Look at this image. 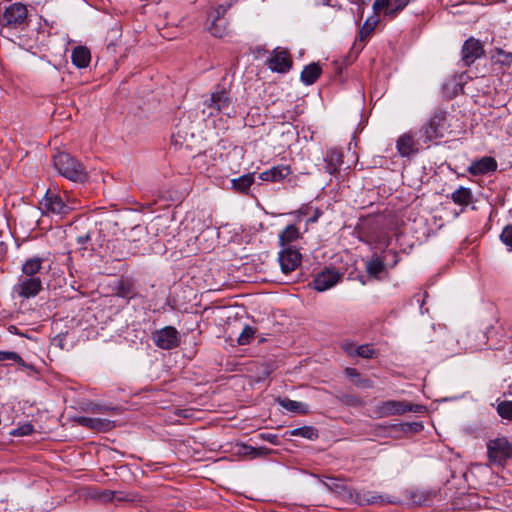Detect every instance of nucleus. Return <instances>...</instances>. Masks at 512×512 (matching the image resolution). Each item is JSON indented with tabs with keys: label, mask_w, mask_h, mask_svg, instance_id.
Segmentation results:
<instances>
[{
	"label": "nucleus",
	"mask_w": 512,
	"mask_h": 512,
	"mask_svg": "<svg viewBox=\"0 0 512 512\" xmlns=\"http://www.w3.org/2000/svg\"><path fill=\"white\" fill-rule=\"evenodd\" d=\"M202 114L205 118H210L223 114L229 118L236 115L229 89L217 85L213 88L209 98L203 101Z\"/></svg>",
	"instance_id": "1"
},
{
	"label": "nucleus",
	"mask_w": 512,
	"mask_h": 512,
	"mask_svg": "<svg viewBox=\"0 0 512 512\" xmlns=\"http://www.w3.org/2000/svg\"><path fill=\"white\" fill-rule=\"evenodd\" d=\"M53 165L58 173L66 179L83 183L88 179L84 165L66 152H58L53 156Z\"/></svg>",
	"instance_id": "2"
},
{
	"label": "nucleus",
	"mask_w": 512,
	"mask_h": 512,
	"mask_svg": "<svg viewBox=\"0 0 512 512\" xmlns=\"http://www.w3.org/2000/svg\"><path fill=\"white\" fill-rule=\"evenodd\" d=\"M28 10L22 3L9 5L0 18L1 34L6 36L12 29H22L26 23Z\"/></svg>",
	"instance_id": "3"
},
{
	"label": "nucleus",
	"mask_w": 512,
	"mask_h": 512,
	"mask_svg": "<svg viewBox=\"0 0 512 512\" xmlns=\"http://www.w3.org/2000/svg\"><path fill=\"white\" fill-rule=\"evenodd\" d=\"M425 411L426 407L423 405L399 400L381 401L374 407V413L377 418L403 415L407 412L424 413Z\"/></svg>",
	"instance_id": "4"
},
{
	"label": "nucleus",
	"mask_w": 512,
	"mask_h": 512,
	"mask_svg": "<svg viewBox=\"0 0 512 512\" xmlns=\"http://www.w3.org/2000/svg\"><path fill=\"white\" fill-rule=\"evenodd\" d=\"M40 204L46 212L62 217L76 209L77 201L67 195L64 199L60 194L48 190Z\"/></svg>",
	"instance_id": "5"
},
{
	"label": "nucleus",
	"mask_w": 512,
	"mask_h": 512,
	"mask_svg": "<svg viewBox=\"0 0 512 512\" xmlns=\"http://www.w3.org/2000/svg\"><path fill=\"white\" fill-rule=\"evenodd\" d=\"M487 456L493 464L504 466L512 456V442L507 437H498L487 443Z\"/></svg>",
	"instance_id": "6"
},
{
	"label": "nucleus",
	"mask_w": 512,
	"mask_h": 512,
	"mask_svg": "<svg viewBox=\"0 0 512 512\" xmlns=\"http://www.w3.org/2000/svg\"><path fill=\"white\" fill-rule=\"evenodd\" d=\"M447 115L443 111H436L429 121L422 127V133L427 141L443 138L448 132Z\"/></svg>",
	"instance_id": "7"
},
{
	"label": "nucleus",
	"mask_w": 512,
	"mask_h": 512,
	"mask_svg": "<svg viewBox=\"0 0 512 512\" xmlns=\"http://www.w3.org/2000/svg\"><path fill=\"white\" fill-rule=\"evenodd\" d=\"M43 289L41 278H31L20 275L16 284L12 287L13 294L22 299L36 297Z\"/></svg>",
	"instance_id": "8"
},
{
	"label": "nucleus",
	"mask_w": 512,
	"mask_h": 512,
	"mask_svg": "<svg viewBox=\"0 0 512 512\" xmlns=\"http://www.w3.org/2000/svg\"><path fill=\"white\" fill-rule=\"evenodd\" d=\"M487 342V332L476 327L469 328L458 340V343L469 352L483 349Z\"/></svg>",
	"instance_id": "9"
},
{
	"label": "nucleus",
	"mask_w": 512,
	"mask_h": 512,
	"mask_svg": "<svg viewBox=\"0 0 512 512\" xmlns=\"http://www.w3.org/2000/svg\"><path fill=\"white\" fill-rule=\"evenodd\" d=\"M484 55L485 50L481 41L474 37H469L464 41L461 48V65L462 67H470Z\"/></svg>",
	"instance_id": "10"
},
{
	"label": "nucleus",
	"mask_w": 512,
	"mask_h": 512,
	"mask_svg": "<svg viewBox=\"0 0 512 512\" xmlns=\"http://www.w3.org/2000/svg\"><path fill=\"white\" fill-rule=\"evenodd\" d=\"M155 345L164 350H170L180 345V334L173 326H165L153 333Z\"/></svg>",
	"instance_id": "11"
},
{
	"label": "nucleus",
	"mask_w": 512,
	"mask_h": 512,
	"mask_svg": "<svg viewBox=\"0 0 512 512\" xmlns=\"http://www.w3.org/2000/svg\"><path fill=\"white\" fill-rule=\"evenodd\" d=\"M342 278V273L335 269L326 268L314 277L312 285L316 291L324 292L341 282Z\"/></svg>",
	"instance_id": "12"
},
{
	"label": "nucleus",
	"mask_w": 512,
	"mask_h": 512,
	"mask_svg": "<svg viewBox=\"0 0 512 512\" xmlns=\"http://www.w3.org/2000/svg\"><path fill=\"white\" fill-rule=\"evenodd\" d=\"M302 255L298 249L292 246L283 248L278 255L281 271L289 274L301 264Z\"/></svg>",
	"instance_id": "13"
},
{
	"label": "nucleus",
	"mask_w": 512,
	"mask_h": 512,
	"mask_svg": "<svg viewBox=\"0 0 512 512\" xmlns=\"http://www.w3.org/2000/svg\"><path fill=\"white\" fill-rule=\"evenodd\" d=\"M128 243L129 252L131 254H138L148 242V232L144 226H134L127 235L125 240Z\"/></svg>",
	"instance_id": "14"
},
{
	"label": "nucleus",
	"mask_w": 512,
	"mask_h": 512,
	"mask_svg": "<svg viewBox=\"0 0 512 512\" xmlns=\"http://www.w3.org/2000/svg\"><path fill=\"white\" fill-rule=\"evenodd\" d=\"M269 69L278 73H286L292 66V59L286 50H275L267 60Z\"/></svg>",
	"instance_id": "15"
},
{
	"label": "nucleus",
	"mask_w": 512,
	"mask_h": 512,
	"mask_svg": "<svg viewBox=\"0 0 512 512\" xmlns=\"http://www.w3.org/2000/svg\"><path fill=\"white\" fill-rule=\"evenodd\" d=\"M227 10L228 7L224 5H219L210 14V17L213 18V21L209 26V31L215 37L221 38L227 34V22L223 18Z\"/></svg>",
	"instance_id": "16"
},
{
	"label": "nucleus",
	"mask_w": 512,
	"mask_h": 512,
	"mask_svg": "<svg viewBox=\"0 0 512 512\" xmlns=\"http://www.w3.org/2000/svg\"><path fill=\"white\" fill-rule=\"evenodd\" d=\"M76 422L78 425L96 432H107L115 426L114 421L98 417L81 416L76 419Z\"/></svg>",
	"instance_id": "17"
},
{
	"label": "nucleus",
	"mask_w": 512,
	"mask_h": 512,
	"mask_svg": "<svg viewBox=\"0 0 512 512\" xmlns=\"http://www.w3.org/2000/svg\"><path fill=\"white\" fill-rule=\"evenodd\" d=\"M497 167V161L493 157L485 156L471 162L467 171L473 176H479L495 172Z\"/></svg>",
	"instance_id": "18"
},
{
	"label": "nucleus",
	"mask_w": 512,
	"mask_h": 512,
	"mask_svg": "<svg viewBox=\"0 0 512 512\" xmlns=\"http://www.w3.org/2000/svg\"><path fill=\"white\" fill-rule=\"evenodd\" d=\"M325 171L331 175L339 172L343 164V152L338 148H330L325 155Z\"/></svg>",
	"instance_id": "19"
},
{
	"label": "nucleus",
	"mask_w": 512,
	"mask_h": 512,
	"mask_svg": "<svg viewBox=\"0 0 512 512\" xmlns=\"http://www.w3.org/2000/svg\"><path fill=\"white\" fill-rule=\"evenodd\" d=\"M291 174V169L286 165L274 166L271 169L263 171L258 178L267 182H279Z\"/></svg>",
	"instance_id": "20"
},
{
	"label": "nucleus",
	"mask_w": 512,
	"mask_h": 512,
	"mask_svg": "<svg viewBox=\"0 0 512 512\" xmlns=\"http://www.w3.org/2000/svg\"><path fill=\"white\" fill-rule=\"evenodd\" d=\"M44 259L31 257L24 261L21 268V275L31 278H41Z\"/></svg>",
	"instance_id": "21"
},
{
	"label": "nucleus",
	"mask_w": 512,
	"mask_h": 512,
	"mask_svg": "<svg viewBox=\"0 0 512 512\" xmlns=\"http://www.w3.org/2000/svg\"><path fill=\"white\" fill-rule=\"evenodd\" d=\"M301 235L302 233L295 224L288 225L279 234V244L281 247L286 248L290 246L292 242L301 238Z\"/></svg>",
	"instance_id": "22"
},
{
	"label": "nucleus",
	"mask_w": 512,
	"mask_h": 512,
	"mask_svg": "<svg viewBox=\"0 0 512 512\" xmlns=\"http://www.w3.org/2000/svg\"><path fill=\"white\" fill-rule=\"evenodd\" d=\"M254 181V173L242 175L231 180V189L237 193L248 194Z\"/></svg>",
	"instance_id": "23"
},
{
	"label": "nucleus",
	"mask_w": 512,
	"mask_h": 512,
	"mask_svg": "<svg viewBox=\"0 0 512 512\" xmlns=\"http://www.w3.org/2000/svg\"><path fill=\"white\" fill-rule=\"evenodd\" d=\"M71 60L77 68H86L91 60L90 51L84 46H77L72 50Z\"/></svg>",
	"instance_id": "24"
},
{
	"label": "nucleus",
	"mask_w": 512,
	"mask_h": 512,
	"mask_svg": "<svg viewBox=\"0 0 512 512\" xmlns=\"http://www.w3.org/2000/svg\"><path fill=\"white\" fill-rule=\"evenodd\" d=\"M490 60L495 65L510 68L512 65V52H506L502 48L495 47L490 51Z\"/></svg>",
	"instance_id": "25"
},
{
	"label": "nucleus",
	"mask_w": 512,
	"mask_h": 512,
	"mask_svg": "<svg viewBox=\"0 0 512 512\" xmlns=\"http://www.w3.org/2000/svg\"><path fill=\"white\" fill-rule=\"evenodd\" d=\"M322 73V69L317 63H311L304 67L300 79L305 85L314 84Z\"/></svg>",
	"instance_id": "26"
},
{
	"label": "nucleus",
	"mask_w": 512,
	"mask_h": 512,
	"mask_svg": "<svg viewBox=\"0 0 512 512\" xmlns=\"http://www.w3.org/2000/svg\"><path fill=\"white\" fill-rule=\"evenodd\" d=\"M408 497L413 504L423 506L432 502L435 497V492L431 490L414 489L409 492Z\"/></svg>",
	"instance_id": "27"
},
{
	"label": "nucleus",
	"mask_w": 512,
	"mask_h": 512,
	"mask_svg": "<svg viewBox=\"0 0 512 512\" xmlns=\"http://www.w3.org/2000/svg\"><path fill=\"white\" fill-rule=\"evenodd\" d=\"M277 402L287 411L305 415L309 412V406L303 402L291 400L289 398H278Z\"/></svg>",
	"instance_id": "28"
},
{
	"label": "nucleus",
	"mask_w": 512,
	"mask_h": 512,
	"mask_svg": "<svg viewBox=\"0 0 512 512\" xmlns=\"http://www.w3.org/2000/svg\"><path fill=\"white\" fill-rule=\"evenodd\" d=\"M345 374L359 388L371 389L374 387L373 381L367 377H362L355 368L347 367Z\"/></svg>",
	"instance_id": "29"
},
{
	"label": "nucleus",
	"mask_w": 512,
	"mask_h": 512,
	"mask_svg": "<svg viewBox=\"0 0 512 512\" xmlns=\"http://www.w3.org/2000/svg\"><path fill=\"white\" fill-rule=\"evenodd\" d=\"M452 201L462 207L468 206L473 200V194L470 188L460 186L451 194Z\"/></svg>",
	"instance_id": "30"
},
{
	"label": "nucleus",
	"mask_w": 512,
	"mask_h": 512,
	"mask_svg": "<svg viewBox=\"0 0 512 512\" xmlns=\"http://www.w3.org/2000/svg\"><path fill=\"white\" fill-rule=\"evenodd\" d=\"M115 295L124 299H132L136 296L134 284L128 279H122L115 288Z\"/></svg>",
	"instance_id": "31"
},
{
	"label": "nucleus",
	"mask_w": 512,
	"mask_h": 512,
	"mask_svg": "<svg viewBox=\"0 0 512 512\" xmlns=\"http://www.w3.org/2000/svg\"><path fill=\"white\" fill-rule=\"evenodd\" d=\"M396 147L401 156H410L412 153L415 152L413 137L408 134L402 135L397 140Z\"/></svg>",
	"instance_id": "32"
},
{
	"label": "nucleus",
	"mask_w": 512,
	"mask_h": 512,
	"mask_svg": "<svg viewBox=\"0 0 512 512\" xmlns=\"http://www.w3.org/2000/svg\"><path fill=\"white\" fill-rule=\"evenodd\" d=\"M379 23L377 17H369L359 30V42H365Z\"/></svg>",
	"instance_id": "33"
},
{
	"label": "nucleus",
	"mask_w": 512,
	"mask_h": 512,
	"mask_svg": "<svg viewBox=\"0 0 512 512\" xmlns=\"http://www.w3.org/2000/svg\"><path fill=\"white\" fill-rule=\"evenodd\" d=\"M356 501L359 505H370L382 502V496L375 492L367 491L358 493L356 495Z\"/></svg>",
	"instance_id": "34"
},
{
	"label": "nucleus",
	"mask_w": 512,
	"mask_h": 512,
	"mask_svg": "<svg viewBox=\"0 0 512 512\" xmlns=\"http://www.w3.org/2000/svg\"><path fill=\"white\" fill-rule=\"evenodd\" d=\"M289 433L291 436H299L309 440H314L318 438V431L313 426H303L295 428L292 429Z\"/></svg>",
	"instance_id": "35"
},
{
	"label": "nucleus",
	"mask_w": 512,
	"mask_h": 512,
	"mask_svg": "<svg viewBox=\"0 0 512 512\" xmlns=\"http://www.w3.org/2000/svg\"><path fill=\"white\" fill-rule=\"evenodd\" d=\"M359 238L361 241L366 242L368 244L382 243L384 240L383 233H379L374 235L369 228L362 227L359 231Z\"/></svg>",
	"instance_id": "36"
},
{
	"label": "nucleus",
	"mask_w": 512,
	"mask_h": 512,
	"mask_svg": "<svg viewBox=\"0 0 512 512\" xmlns=\"http://www.w3.org/2000/svg\"><path fill=\"white\" fill-rule=\"evenodd\" d=\"M385 268L384 261L380 259L379 257H374L371 260H369L366 264V270L369 275L371 276H377L381 272H383Z\"/></svg>",
	"instance_id": "37"
},
{
	"label": "nucleus",
	"mask_w": 512,
	"mask_h": 512,
	"mask_svg": "<svg viewBox=\"0 0 512 512\" xmlns=\"http://www.w3.org/2000/svg\"><path fill=\"white\" fill-rule=\"evenodd\" d=\"M372 7L376 14L384 11V14L389 16L390 18L395 17L389 13V11L395 7V2L391 4L390 0H375Z\"/></svg>",
	"instance_id": "38"
},
{
	"label": "nucleus",
	"mask_w": 512,
	"mask_h": 512,
	"mask_svg": "<svg viewBox=\"0 0 512 512\" xmlns=\"http://www.w3.org/2000/svg\"><path fill=\"white\" fill-rule=\"evenodd\" d=\"M497 413L502 419L512 421V401L505 400L498 403Z\"/></svg>",
	"instance_id": "39"
},
{
	"label": "nucleus",
	"mask_w": 512,
	"mask_h": 512,
	"mask_svg": "<svg viewBox=\"0 0 512 512\" xmlns=\"http://www.w3.org/2000/svg\"><path fill=\"white\" fill-rule=\"evenodd\" d=\"M328 482L322 481L323 485L330 491L341 494L346 491V485L338 478L330 477Z\"/></svg>",
	"instance_id": "40"
},
{
	"label": "nucleus",
	"mask_w": 512,
	"mask_h": 512,
	"mask_svg": "<svg viewBox=\"0 0 512 512\" xmlns=\"http://www.w3.org/2000/svg\"><path fill=\"white\" fill-rule=\"evenodd\" d=\"M500 240L507 247L508 251H512V225L504 227L500 234Z\"/></svg>",
	"instance_id": "41"
},
{
	"label": "nucleus",
	"mask_w": 512,
	"mask_h": 512,
	"mask_svg": "<svg viewBox=\"0 0 512 512\" xmlns=\"http://www.w3.org/2000/svg\"><path fill=\"white\" fill-rule=\"evenodd\" d=\"M255 330L250 326H245L243 331L238 337L239 345H247L251 342L254 337Z\"/></svg>",
	"instance_id": "42"
},
{
	"label": "nucleus",
	"mask_w": 512,
	"mask_h": 512,
	"mask_svg": "<svg viewBox=\"0 0 512 512\" xmlns=\"http://www.w3.org/2000/svg\"><path fill=\"white\" fill-rule=\"evenodd\" d=\"M375 355V350L372 348L369 344H363L357 347L356 349V356L370 359L373 358Z\"/></svg>",
	"instance_id": "43"
},
{
	"label": "nucleus",
	"mask_w": 512,
	"mask_h": 512,
	"mask_svg": "<svg viewBox=\"0 0 512 512\" xmlns=\"http://www.w3.org/2000/svg\"><path fill=\"white\" fill-rule=\"evenodd\" d=\"M7 360L14 361L23 366L25 365L24 360L18 353L12 351H0V361Z\"/></svg>",
	"instance_id": "44"
},
{
	"label": "nucleus",
	"mask_w": 512,
	"mask_h": 512,
	"mask_svg": "<svg viewBox=\"0 0 512 512\" xmlns=\"http://www.w3.org/2000/svg\"><path fill=\"white\" fill-rule=\"evenodd\" d=\"M34 431V427L31 423H24L20 426H18L17 428H15L12 432H11V435L13 436H28L30 434H32Z\"/></svg>",
	"instance_id": "45"
},
{
	"label": "nucleus",
	"mask_w": 512,
	"mask_h": 512,
	"mask_svg": "<svg viewBox=\"0 0 512 512\" xmlns=\"http://www.w3.org/2000/svg\"><path fill=\"white\" fill-rule=\"evenodd\" d=\"M186 135H187L186 132L183 134L181 129H180V127L176 126L175 130L172 132V135H171L172 142L176 146H180L181 147L184 144V141L186 140Z\"/></svg>",
	"instance_id": "46"
},
{
	"label": "nucleus",
	"mask_w": 512,
	"mask_h": 512,
	"mask_svg": "<svg viewBox=\"0 0 512 512\" xmlns=\"http://www.w3.org/2000/svg\"><path fill=\"white\" fill-rule=\"evenodd\" d=\"M402 430L407 432H419L423 429V425L420 422H408L401 425Z\"/></svg>",
	"instance_id": "47"
},
{
	"label": "nucleus",
	"mask_w": 512,
	"mask_h": 512,
	"mask_svg": "<svg viewBox=\"0 0 512 512\" xmlns=\"http://www.w3.org/2000/svg\"><path fill=\"white\" fill-rule=\"evenodd\" d=\"M412 0H395V7L389 11L392 16H396L400 11H402L409 2Z\"/></svg>",
	"instance_id": "48"
},
{
	"label": "nucleus",
	"mask_w": 512,
	"mask_h": 512,
	"mask_svg": "<svg viewBox=\"0 0 512 512\" xmlns=\"http://www.w3.org/2000/svg\"><path fill=\"white\" fill-rule=\"evenodd\" d=\"M258 437L261 439V440H264V441H267L271 444H278V436L276 434H273V433H270V432H264V433H260L258 435Z\"/></svg>",
	"instance_id": "49"
},
{
	"label": "nucleus",
	"mask_w": 512,
	"mask_h": 512,
	"mask_svg": "<svg viewBox=\"0 0 512 512\" xmlns=\"http://www.w3.org/2000/svg\"><path fill=\"white\" fill-rule=\"evenodd\" d=\"M76 241L81 246V248L86 249L87 244L91 241V233L87 232L83 235L77 236Z\"/></svg>",
	"instance_id": "50"
},
{
	"label": "nucleus",
	"mask_w": 512,
	"mask_h": 512,
	"mask_svg": "<svg viewBox=\"0 0 512 512\" xmlns=\"http://www.w3.org/2000/svg\"><path fill=\"white\" fill-rule=\"evenodd\" d=\"M358 346H356L353 342L345 341L342 344L343 350L349 355V356H356V349Z\"/></svg>",
	"instance_id": "51"
},
{
	"label": "nucleus",
	"mask_w": 512,
	"mask_h": 512,
	"mask_svg": "<svg viewBox=\"0 0 512 512\" xmlns=\"http://www.w3.org/2000/svg\"><path fill=\"white\" fill-rule=\"evenodd\" d=\"M343 401L348 404V405H352V406H358V405H361V401L359 398H357L356 396H353V395H346L343 397Z\"/></svg>",
	"instance_id": "52"
},
{
	"label": "nucleus",
	"mask_w": 512,
	"mask_h": 512,
	"mask_svg": "<svg viewBox=\"0 0 512 512\" xmlns=\"http://www.w3.org/2000/svg\"><path fill=\"white\" fill-rule=\"evenodd\" d=\"M242 453L245 455H251L252 457H256L259 455L258 449L249 445H243Z\"/></svg>",
	"instance_id": "53"
},
{
	"label": "nucleus",
	"mask_w": 512,
	"mask_h": 512,
	"mask_svg": "<svg viewBox=\"0 0 512 512\" xmlns=\"http://www.w3.org/2000/svg\"><path fill=\"white\" fill-rule=\"evenodd\" d=\"M427 297V293L424 292V293H419V294H416L414 296V299L417 301V303L420 304V309H421V312L423 313L422 309H423V305H424V298Z\"/></svg>",
	"instance_id": "54"
},
{
	"label": "nucleus",
	"mask_w": 512,
	"mask_h": 512,
	"mask_svg": "<svg viewBox=\"0 0 512 512\" xmlns=\"http://www.w3.org/2000/svg\"><path fill=\"white\" fill-rule=\"evenodd\" d=\"M321 215H322V212L319 209H316L315 212H314V215H312V217H310L307 220V223H315V222H317Z\"/></svg>",
	"instance_id": "55"
},
{
	"label": "nucleus",
	"mask_w": 512,
	"mask_h": 512,
	"mask_svg": "<svg viewBox=\"0 0 512 512\" xmlns=\"http://www.w3.org/2000/svg\"><path fill=\"white\" fill-rule=\"evenodd\" d=\"M6 253V245L3 242H0V259L5 255Z\"/></svg>",
	"instance_id": "56"
},
{
	"label": "nucleus",
	"mask_w": 512,
	"mask_h": 512,
	"mask_svg": "<svg viewBox=\"0 0 512 512\" xmlns=\"http://www.w3.org/2000/svg\"><path fill=\"white\" fill-rule=\"evenodd\" d=\"M388 255H392V256H393L394 260H393V264H392V266H395V265L397 264V262H398L396 252H394V251H389V252H388Z\"/></svg>",
	"instance_id": "57"
},
{
	"label": "nucleus",
	"mask_w": 512,
	"mask_h": 512,
	"mask_svg": "<svg viewBox=\"0 0 512 512\" xmlns=\"http://www.w3.org/2000/svg\"><path fill=\"white\" fill-rule=\"evenodd\" d=\"M8 331L13 334H18V329L14 325L9 326Z\"/></svg>",
	"instance_id": "58"
}]
</instances>
